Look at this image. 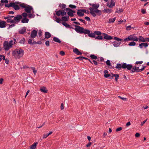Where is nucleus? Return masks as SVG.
<instances>
[{
	"instance_id": "26",
	"label": "nucleus",
	"mask_w": 149,
	"mask_h": 149,
	"mask_svg": "<svg viewBox=\"0 0 149 149\" xmlns=\"http://www.w3.org/2000/svg\"><path fill=\"white\" fill-rule=\"evenodd\" d=\"M29 21V19L27 18H24L22 19L21 22L23 23H26L28 22Z\"/></svg>"
},
{
	"instance_id": "3",
	"label": "nucleus",
	"mask_w": 149,
	"mask_h": 149,
	"mask_svg": "<svg viewBox=\"0 0 149 149\" xmlns=\"http://www.w3.org/2000/svg\"><path fill=\"white\" fill-rule=\"evenodd\" d=\"M89 9L90 10V13L93 17H95L96 16V13L99 16L100 15L102 14L101 11L97 9L95 10L94 8H90Z\"/></svg>"
},
{
	"instance_id": "15",
	"label": "nucleus",
	"mask_w": 149,
	"mask_h": 149,
	"mask_svg": "<svg viewBox=\"0 0 149 149\" xmlns=\"http://www.w3.org/2000/svg\"><path fill=\"white\" fill-rule=\"evenodd\" d=\"M121 43L120 42L114 41L113 43V46L116 47L119 46Z\"/></svg>"
},
{
	"instance_id": "7",
	"label": "nucleus",
	"mask_w": 149,
	"mask_h": 149,
	"mask_svg": "<svg viewBox=\"0 0 149 149\" xmlns=\"http://www.w3.org/2000/svg\"><path fill=\"white\" fill-rule=\"evenodd\" d=\"M33 8L32 6L28 5V6H26V7L24 9L25 11L27 12V13H31V10L33 9Z\"/></svg>"
},
{
	"instance_id": "35",
	"label": "nucleus",
	"mask_w": 149,
	"mask_h": 149,
	"mask_svg": "<svg viewBox=\"0 0 149 149\" xmlns=\"http://www.w3.org/2000/svg\"><path fill=\"white\" fill-rule=\"evenodd\" d=\"M136 43L134 41H132L130 42L128 44V45L129 46H134L135 45Z\"/></svg>"
},
{
	"instance_id": "59",
	"label": "nucleus",
	"mask_w": 149,
	"mask_h": 149,
	"mask_svg": "<svg viewBox=\"0 0 149 149\" xmlns=\"http://www.w3.org/2000/svg\"><path fill=\"white\" fill-rule=\"evenodd\" d=\"M60 54L61 56H63L65 54V52L63 51H60Z\"/></svg>"
},
{
	"instance_id": "57",
	"label": "nucleus",
	"mask_w": 149,
	"mask_h": 149,
	"mask_svg": "<svg viewBox=\"0 0 149 149\" xmlns=\"http://www.w3.org/2000/svg\"><path fill=\"white\" fill-rule=\"evenodd\" d=\"M1 2L2 3H8V1L7 0H1Z\"/></svg>"
},
{
	"instance_id": "28",
	"label": "nucleus",
	"mask_w": 149,
	"mask_h": 149,
	"mask_svg": "<svg viewBox=\"0 0 149 149\" xmlns=\"http://www.w3.org/2000/svg\"><path fill=\"white\" fill-rule=\"evenodd\" d=\"M104 38L106 40H111L113 39V38L110 36L106 35L104 37Z\"/></svg>"
},
{
	"instance_id": "23",
	"label": "nucleus",
	"mask_w": 149,
	"mask_h": 149,
	"mask_svg": "<svg viewBox=\"0 0 149 149\" xmlns=\"http://www.w3.org/2000/svg\"><path fill=\"white\" fill-rule=\"evenodd\" d=\"M51 36V35L49 32H46L45 33V38L48 39L50 38Z\"/></svg>"
},
{
	"instance_id": "55",
	"label": "nucleus",
	"mask_w": 149,
	"mask_h": 149,
	"mask_svg": "<svg viewBox=\"0 0 149 149\" xmlns=\"http://www.w3.org/2000/svg\"><path fill=\"white\" fill-rule=\"evenodd\" d=\"M49 136V134H44L43 135V139L46 138L47 137Z\"/></svg>"
},
{
	"instance_id": "36",
	"label": "nucleus",
	"mask_w": 149,
	"mask_h": 149,
	"mask_svg": "<svg viewBox=\"0 0 149 149\" xmlns=\"http://www.w3.org/2000/svg\"><path fill=\"white\" fill-rule=\"evenodd\" d=\"M90 57L91 58L94 59H96L97 58V57L94 54H91L90 55Z\"/></svg>"
},
{
	"instance_id": "24",
	"label": "nucleus",
	"mask_w": 149,
	"mask_h": 149,
	"mask_svg": "<svg viewBox=\"0 0 149 149\" xmlns=\"http://www.w3.org/2000/svg\"><path fill=\"white\" fill-rule=\"evenodd\" d=\"M69 17L68 16H65L62 17L61 19L63 21L65 22L68 21L69 19Z\"/></svg>"
},
{
	"instance_id": "63",
	"label": "nucleus",
	"mask_w": 149,
	"mask_h": 149,
	"mask_svg": "<svg viewBox=\"0 0 149 149\" xmlns=\"http://www.w3.org/2000/svg\"><path fill=\"white\" fill-rule=\"evenodd\" d=\"M91 144H92V143L91 142H90L88 143L86 145V146L87 147H89Z\"/></svg>"
},
{
	"instance_id": "39",
	"label": "nucleus",
	"mask_w": 149,
	"mask_h": 149,
	"mask_svg": "<svg viewBox=\"0 0 149 149\" xmlns=\"http://www.w3.org/2000/svg\"><path fill=\"white\" fill-rule=\"evenodd\" d=\"M138 70H137L136 69V66H134V70H130V72H131L132 73L135 72H139Z\"/></svg>"
},
{
	"instance_id": "30",
	"label": "nucleus",
	"mask_w": 149,
	"mask_h": 149,
	"mask_svg": "<svg viewBox=\"0 0 149 149\" xmlns=\"http://www.w3.org/2000/svg\"><path fill=\"white\" fill-rule=\"evenodd\" d=\"M92 6L93 8H95V9H97V8H98L99 5V4H92Z\"/></svg>"
},
{
	"instance_id": "51",
	"label": "nucleus",
	"mask_w": 149,
	"mask_h": 149,
	"mask_svg": "<svg viewBox=\"0 0 149 149\" xmlns=\"http://www.w3.org/2000/svg\"><path fill=\"white\" fill-rule=\"evenodd\" d=\"M132 27L131 26H127L126 28V29L127 31L130 30L131 29Z\"/></svg>"
},
{
	"instance_id": "40",
	"label": "nucleus",
	"mask_w": 149,
	"mask_h": 149,
	"mask_svg": "<svg viewBox=\"0 0 149 149\" xmlns=\"http://www.w3.org/2000/svg\"><path fill=\"white\" fill-rule=\"evenodd\" d=\"M114 39L117 41V42H121L123 40V39H122L119 38L117 37H115L114 38Z\"/></svg>"
},
{
	"instance_id": "60",
	"label": "nucleus",
	"mask_w": 149,
	"mask_h": 149,
	"mask_svg": "<svg viewBox=\"0 0 149 149\" xmlns=\"http://www.w3.org/2000/svg\"><path fill=\"white\" fill-rule=\"evenodd\" d=\"M83 56H79L76 58V59H79L80 61H83Z\"/></svg>"
},
{
	"instance_id": "47",
	"label": "nucleus",
	"mask_w": 149,
	"mask_h": 149,
	"mask_svg": "<svg viewBox=\"0 0 149 149\" xmlns=\"http://www.w3.org/2000/svg\"><path fill=\"white\" fill-rule=\"evenodd\" d=\"M25 41V39L24 38H23L19 42L21 44H24Z\"/></svg>"
},
{
	"instance_id": "62",
	"label": "nucleus",
	"mask_w": 149,
	"mask_h": 149,
	"mask_svg": "<svg viewBox=\"0 0 149 149\" xmlns=\"http://www.w3.org/2000/svg\"><path fill=\"white\" fill-rule=\"evenodd\" d=\"M45 45L47 46H49V41H47L45 42Z\"/></svg>"
},
{
	"instance_id": "4",
	"label": "nucleus",
	"mask_w": 149,
	"mask_h": 149,
	"mask_svg": "<svg viewBox=\"0 0 149 149\" xmlns=\"http://www.w3.org/2000/svg\"><path fill=\"white\" fill-rule=\"evenodd\" d=\"M128 41H138V38L134 35H130L127 38H126L124 40V41L125 42Z\"/></svg>"
},
{
	"instance_id": "34",
	"label": "nucleus",
	"mask_w": 149,
	"mask_h": 149,
	"mask_svg": "<svg viewBox=\"0 0 149 149\" xmlns=\"http://www.w3.org/2000/svg\"><path fill=\"white\" fill-rule=\"evenodd\" d=\"M13 2H11L10 3V4H5V6L6 7L9 8L11 7H13Z\"/></svg>"
},
{
	"instance_id": "43",
	"label": "nucleus",
	"mask_w": 149,
	"mask_h": 149,
	"mask_svg": "<svg viewBox=\"0 0 149 149\" xmlns=\"http://www.w3.org/2000/svg\"><path fill=\"white\" fill-rule=\"evenodd\" d=\"M66 5L64 4H60L59 6L60 7H61L62 9H63L65 8Z\"/></svg>"
},
{
	"instance_id": "13",
	"label": "nucleus",
	"mask_w": 149,
	"mask_h": 149,
	"mask_svg": "<svg viewBox=\"0 0 149 149\" xmlns=\"http://www.w3.org/2000/svg\"><path fill=\"white\" fill-rule=\"evenodd\" d=\"M148 46V44L147 43H141L139 44V47L140 48H142L143 47H147Z\"/></svg>"
},
{
	"instance_id": "53",
	"label": "nucleus",
	"mask_w": 149,
	"mask_h": 149,
	"mask_svg": "<svg viewBox=\"0 0 149 149\" xmlns=\"http://www.w3.org/2000/svg\"><path fill=\"white\" fill-rule=\"evenodd\" d=\"M106 64L107 65L110 66L111 65V63L110 62V61L109 60H107V61L106 62Z\"/></svg>"
},
{
	"instance_id": "2",
	"label": "nucleus",
	"mask_w": 149,
	"mask_h": 149,
	"mask_svg": "<svg viewBox=\"0 0 149 149\" xmlns=\"http://www.w3.org/2000/svg\"><path fill=\"white\" fill-rule=\"evenodd\" d=\"M24 53V51L23 49L21 48H19L13 51L12 54L15 58H20L23 56Z\"/></svg>"
},
{
	"instance_id": "54",
	"label": "nucleus",
	"mask_w": 149,
	"mask_h": 149,
	"mask_svg": "<svg viewBox=\"0 0 149 149\" xmlns=\"http://www.w3.org/2000/svg\"><path fill=\"white\" fill-rule=\"evenodd\" d=\"M22 16L26 18V17L27 16V14L26 13H24L22 14Z\"/></svg>"
},
{
	"instance_id": "16",
	"label": "nucleus",
	"mask_w": 149,
	"mask_h": 149,
	"mask_svg": "<svg viewBox=\"0 0 149 149\" xmlns=\"http://www.w3.org/2000/svg\"><path fill=\"white\" fill-rule=\"evenodd\" d=\"M38 142L34 143L29 146L30 149H35L36 146L38 144Z\"/></svg>"
},
{
	"instance_id": "44",
	"label": "nucleus",
	"mask_w": 149,
	"mask_h": 149,
	"mask_svg": "<svg viewBox=\"0 0 149 149\" xmlns=\"http://www.w3.org/2000/svg\"><path fill=\"white\" fill-rule=\"evenodd\" d=\"M14 16H10V15H8L7 17H4L5 19H11L13 17H14Z\"/></svg>"
},
{
	"instance_id": "18",
	"label": "nucleus",
	"mask_w": 149,
	"mask_h": 149,
	"mask_svg": "<svg viewBox=\"0 0 149 149\" xmlns=\"http://www.w3.org/2000/svg\"><path fill=\"white\" fill-rule=\"evenodd\" d=\"M62 24L66 28L74 29L72 27H71L70 25L68 24L65 22H63Z\"/></svg>"
},
{
	"instance_id": "27",
	"label": "nucleus",
	"mask_w": 149,
	"mask_h": 149,
	"mask_svg": "<svg viewBox=\"0 0 149 149\" xmlns=\"http://www.w3.org/2000/svg\"><path fill=\"white\" fill-rule=\"evenodd\" d=\"M123 64L121 65L120 64H117L115 68L119 70L121 68H123Z\"/></svg>"
},
{
	"instance_id": "29",
	"label": "nucleus",
	"mask_w": 149,
	"mask_h": 149,
	"mask_svg": "<svg viewBox=\"0 0 149 149\" xmlns=\"http://www.w3.org/2000/svg\"><path fill=\"white\" fill-rule=\"evenodd\" d=\"M112 10L111 9H105L103 10V12L104 13H110L112 12Z\"/></svg>"
},
{
	"instance_id": "17",
	"label": "nucleus",
	"mask_w": 149,
	"mask_h": 149,
	"mask_svg": "<svg viewBox=\"0 0 149 149\" xmlns=\"http://www.w3.org/2000/svg\"><path fill=\"white\" fill-rule=\"evenodd\" d=\"M40 90L44 93H47V89L46 88V87L44 86H43L40 88Z\"/></svg>"
},
{
	"instance_id": "25",
	"label": "nucleus",
	"mask_w": 149,
	"mask_h": 149,
	"mask_svg": "<svg viewBox=\"0 0 149 149\" xmlns=\"http://www.w3.org/2000/svg\"><path fill=\"white\" fill-rule=\"evenodd\" d=\"M53 40L56 42L60 43H61V41L58 38L56 37H54L53 38Z\"/></svg>"
},
{
	"instance_id": "45",
	"label": "nucleus",
	"mask_w": 149,
	"mask_h": 149,
	"mask_svg": "<svg viewBox=\"0 0 149 149\" xmlns=\"http://www.w3.org/2000/svg\"><path fill=\"white\" fill-rule=\"evenodd\" d=\"M61 10H59L58 11H56V15H57L58 16H59L61 15L60 13H61Z\"/></svg>"
},
{
	"instance_id": "19",
	"label": "nucleus",
	"mask_w": 149,
	"mask_h": 149,
	"mask_svg": "<svg viewBox=\"0 0 149 149\" xmlns=\"http://www.w3.org/2000/svg\"><path fill=\"white\" fill-rule=\"evenodd\" d=\"M9 43L10 44V45H11V47H12L13 45L17 43V41L16 40V39H14L13 40H10L9 42Z\"/></svg>"
},
{
	"instance_id": "8",
	"label": "nucleus",
	"mask_w": 149,
	"mask_h": 149,
	"mask_svg": "<svg viewBox=\"0 0 149 149\" xmlns=\"http://www.w3.org/2000/svg\"><path fill=\"white\" fill-rule=\"evenodd\" d=\"M115 5V2L113 0H111L110 3L109 2H108L107 4V6L109 7L110 8H113Z\"/></svg>"
},
{
	"instance_id": "38",
	"label": "nucleus",
	"mask_w": 149,
	"mask_h": 149,
	"mask_svg": "<svg viewBox=\"0 0 149 149\" xmlns=\"http://www.w3.org/2000/svg\"><path fill=\"white\" fill-rule=\"evenodd\" d=\"M67 14L70 17H72L74 16V14L71 11H68L67 13Z\"/></svg>"
},
{
	"instance_id": "33",
	"label": "nucleus",
	"mask_w": 149,
	"mask_h": 149,
	"mask_svg": "<svg viewBox=\"0 0 149 149\" xmlns=\"http://www.w3.org/2000/svg\"><path fill=\"white\" fill-rule=\"evenodd\" d=\"M116 19V17H114L113 18H110L109 19V22H108L109 23H113L114 22Z\"/></svg>"
},
{
	"instance_id": "42",
	"label": "nucleus",
	"mask_w": 149,
	"mask_h": 149,
	"mask_svg": "<svg viewBox=\"0 0 149 149\" xmlns=\"http://www.w3.org/2000/svg\"><path fill=\"white\" fill-rule=\"evenodd\" d=\"M123 10L122 9H119L118 10V9H117V10L116 11V13H120L123 12Z\"/></svg>"
},
{
	"instance_id": "52",
	"label": "nucleus",
	"mask_w": 149,
	"mask_h": 149,
	"mask_svg": "<svg viewBox=\"0 0 149 149\" xmlns=\"http://www.w3.org/2000/svg\"><path fill=\"white\" fill-rule=\"evenodd\" d=\"M122 130V127H120L116 129V132L119 131L121 130Z\"/></svg>"
},
{
	"instance_id": "48",
	"label": "nucleus",
	"mask_w": 149,
	"mask_h": 149,
	"mask_svg": "<svg viewBox=\"0 0 149 149\" xmlns=\"http://www.w3.org/2000/svg\"><path fill=\"white\" fill-rule=\"evenodd\" d=\"M19 6L22 7L23 8H25L26 7V6L25 5V4L24 3H22L21 4H19Z\"/></svg>"
},
{
	"instance_id": "50",
	"label": "nucleus",
	"mask_w": 149,
	"mask_h": 149,
	"mask_svg": "<svg viewBox=\"0 0 149 149\" xmlns=\"http://www.w3.org/2000/svg\"><path fill=\"white\" fill-rule=\"evenodd\" d=\"M31 68L32 69L33 72L34 73V74H36V73L37 72V70L35 69V68H34L31 67Z\"/></svg>"
},
{
	"instance_id": "20",
	"label": "nucleus",
	"mask_w": 149,
	"mask_h": 149,
	"mask_svg": "<svg viewBox=\"0 0 149 149\" xmlns=\"http://www.w3.org/2000/svg\"><path fill=\"white\" fill-rule=\"evenodd\" d=\"M138 40L139 41L145 42H146V38H144L142 36H139L138 38Z\"/></svg>"
},
{
	"instance_id": "64",
	"label": "nucleus",
	"mask_w": 149,
	"mask_h": 149,
	"mask_svg": "<svg viewBox=\"0 0 149 149\" xmlns=\"http://www.w3.org/2000/svg\"><path fill=\"white\" fill-rule=\"evenodd\" d=\"M60 108L61 110H63L64 109V104L63 103L61 104Z\"/></svg>"
},
{
	"instance_id": "6",
	"label": "nucleus",
	"mask_w": 149,
	"mask_h": 149,
	"mask_svg": "<svg viewBox=\"0 0 149 149\" xmlns=\"http://www.w3.org/2000/svg\"><path fill=\"white\" fill-rule=\"evenodd\" d=\"M132 68V65L131 64H127L126 63H123V68H127L128 70H130Z\"/></svg>"
},
{
	"instance_id": "21",
	"label": "nucleus",
	"mask_w": 149,
	"mask_h": 149,
	"mask_svg": "<svg viewBox=\"0 0 149 149\" xmlns=\"http://www.w3.org/2000/svg\"><path fill=\"white\" fill-rule=\"evenodd\" d=\"M81 9H78V12L77 13L79 16L82 17L84 15V13H83V12L81 11Z\"/></svg>"
},
{
	"instance_id": "46",
	"label": "nucleus",
	"mask_w": 149,
	"mask_h": 149,
	"mask_svg": "<svg viewBox=\"0 0 149 149\" xmlns=\"http://www.w3.org/2000/svg\"><path fill=\"white\" fill-rule=\"evenodd\" d=\"M60 14H61V15L62 16H64L66 14V13L65 12L64 10H63L62 11L61 10V13H60Z\"/></svg>"
},
{
	"instance_id": "11",
	"label": "nucleus",
	"mask_w": 149,
	"mask_h": 149,
	"mask_svg": "<svg viewBox=\"0 0 149 149\" xmlns=\"http://www.w3.org/2000/svg\"><path fill=\"white\" fill-rule=\"evenodd\" d=\"M26 27H24L21 29L19 30L18 32L19 34H23L26 32Z\"/></svg>"
},
{
	"instance_id": "14",
	"label": "nucleus",
	"mask_w": 149,
	"mask_h": 149,
	"mask_svg": "<svg viewBox=\"0 0 149 149\" xmlns=\"http://www.w3.org/2000/svg\"><path fill=\"white\" fill-rule=\"evenodd\" d=\"M6 22L4 21H0V27L3 28L6 26Z\"/></svg>"
},
{
	"instance_id": "10",
	"label": "nucleus",
	"mask_w": 149,
	"mask_h": 149,
	"mask_svg": "<svg viewBox=\"0 0 149 149\" xmlns=\"http://www.w3.org/2000/svg\"><path fill=\"white\" fill-rule=\"evenodd\" d=\"M73 52L76 54L81 56L82 55V53L80 52L76 48H75L74 49Z\"/></svg>"
},
{
	"instance_id": "31",
	"label": "nucleus",
	"mask_w": 149,
	"mask_h": 149,
	"mask_svg": "<svg viewBox=\"0 0 149 149\" xmlns=\"http://www.w3.org/2000/svg\"><path fill=\"white\" fill-rule=\"evenodd\" d=\"M108 73V71L107 70H105L104 71V77L105 78H107L109 76H110V74H107V73Z\"/></svg>"
},
{
	"instance_id": "37",
	"label": "nucleus",
	"mask_w": 149,
	"mask_h": 149,
	"mask_svg": "<svg viewBox=\"0 0 149 149\" xmlns=\"http://www.w3.org/2000/svg\"><path fill=\"white\" fill-rule=\"evenodd\" d=\"M54 17L56 19L55 21H56L57 23H59L60 22V21H61V20L59 18H58L56 16H54Z\"/></svg>"
},
{
	"instance_id": "1",
	"label": "nucleus",
	"mask_w": 149,
	"mask_h": 149,
	"mask_svg": "<svg viewBox=\"0 0 149 149\" xmlns=\"http://www.w3.org/2000/svg\"><path fill=\"white\" fill-rule=\"evenodd\" d=\"M75 30L77 33L80 34H87L89 37L91 38H95L96 34L98 36H100L102 34L101 32L99 31H96L94 32V33H92L91 32L90 30L84 29L79 26L75 25Z\"/></svg>"
},
{
	"instance_id": "5",
	"label": "nucleus",
	"mask_w": 149,
	"mask_h": 149,
	"mask_svg": "<svg viewBox=\"0 0 149 149\" xmlns=\"http://www.w3.org/2000/svg\"><path fill=\"white\" fill-rule=\"evenodd\" d=\"M11 47V45H10L8 42L5 41L3 43V48L5 50H8Z\"/></svg>"
},
{
	"instance_id": "61",
	"label": "nucleus",
	"mask_w": 149,
	"mask_h": 149,
	"mask_svg": "<svg viewBox=\"0 0 149 149\" xmlns=\"http://www.w3.org/2000/svg\"><path fill=\"white\" fill-rule=\"evenodd\" d=\"M79 20L81 21V22H82L84 24H86V21L85 20L82 19H79Z\"/></svg>"
},
{
	"instance_id": "32",
	"label": "nucleus",
	"mask_w": 149,
	"mask_h": 149,
	"mask_svg": "<svg viewBox=\"0 0 149 149\" xmlns=\"http://www.w3.org/2000/svg\"><path fill=\"white\" fill-rule=\"evenodd\" d=\"M111 74L112 75H113V77H115V80L116 81V82H117L118 81V79L119 77V75L118 74H113L112 73H111Z\"/></svg>"
},
{
	"instance_id": "41",
	"label": "nucleus",
	"mask_w": 149,
	"mask_h": 149,
	"mask_svg": "<svg viewBox=\"0 0 149 149\" xmlns=\"http://www.w3.org/2000/svg\"><path fill=\"white\" fill-rule=\"evenodd\" d=\"M95 39H98L99 40H102L103 39V37L102 36L100 35L95 37Z\"/></svg>"
},
{
	"instance_id": "12",
	"label": "nucleus",
	"mask_w": 149,
	"mask_h": 149,
	"mask_svg": "<svg viewBox=\"0 0 149 149\" xmlns=\"http://www.w3.org/2000/svg\"><path fill=\"white\" fill-rule=\"evenodd\" d=\"M37 34V31L35 30H33L31 32V38H34L36 36Z\"/></svg>"
},
{
	"instance_id": "49",
	"label": "nucleus",
	"mask_w": 149,
	"mask_h": 149,
	"mask_svg": "<svg viewBox=\"0 0 149 149\" xmlns=\"http://www.w3.org/2000/svg\"><path fill=\"white\" fill-rule=\"evenodd\" d=\"M69 7L72 8H76V7L75 6L72 4L69 5Z\"/></svg>"
},
{
	"instance_id": "58",
	"label": "nucleus",
	"mask_w": 149,
	"mask_h": 149,
	"mask_svg": "<svg viewBox=\"0 0 149 149\" xmlns=\"http://www.w3.org/2000/svg\"><path fill=\"white\" fill-rule=\"evenodd\" d=\"M147 120V119H146V120H145L144 121H143V122H141V126H142L143 125V124L146 122Z\"/></svg>"
},
{
	"instance_id": "9",
	"label": "nucleus",
	"mask_w": 149,
	"mask_h": 149,
	"mask_svg": "<svg viewBox=\"0 0 149 149\" xmlns=\"http://www.w3.org/2000/svg\"><path fill=\"white\" fill-rule=\"evenodd\" d=\"M14 20L15 21H16L17 22H19L22 18V16L21 15H18L16 17H14Z\"/></svg>"
},
{
	"instance_id": "22",
	"label": "nucleus",
	"mask_w": 149,
	"mask_h": 149,
	"mask_svg": "<svg viewBox=\"0 0 149 149\" xmlns=\"http://www.w3.org/2000/svg\"><path fill=\"white\" fill-rule=\"evenodd\" d=\"M13 7L14 8L15 10H17L19 9L20 8L18 5H15V3L13 2Z\"/></svg>"
},
{
	"instance_id": "56",
	"label": "nucleus",
	"mask_w": 149,
	"mask_h": 149,
	"mask_svg": "<svg viewBox=\"0 0 149 149\" xmlns=\"http://www.w3.org/2000/svg\"><path fill=\"white\" fill-rule=\"evenodd\" d=\"M85 19L87 21H91L90 18L86 16L85 17Z\"/></svg>"
}]
</instances>
